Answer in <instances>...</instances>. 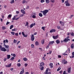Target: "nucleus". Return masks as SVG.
<instances>
[{
	"label": "nucleus",
	"instance_id": "obj_1",
	"mask_svg": "<svg viewBox=\"0 0 74 74\" xmlns=\"http://www.w3.org/2000/svg\"><path fill=\"white\" fill-rule=\"evenodd\" d=\"M49 10H45L43 11H41L40 12H43V15L44 16H46L47 15V13L49 12Z\"/></svg>",
	"mask_w": 74,
	"mask_h": 74
},
{
	"label": "nucleus",
	"instance_id": "obj_2",
	"mask_svg": "<svg viewBox=\"0 0 74 74\" xmlns=\"http://www.w3.org/2000/svg\"><path fill=\"white\" fill-rule=\"evenodd\" d=\"M65 5H66V6H69L70 5L69 3V1L68 0H66L65 1Z\"/></svg>",
	"mask_w": 74,
	"mask_h": 74
},
{
	"label": "nucleus",
	"instance_id": "obj_3",
	"mask_svg": "<svg viewBox=\"0 0 74 74\" xmlns=\"http://www.w3.org/2000/svg\"><path fill=\"white\" fill-rule=\"evenodd\" d=\"M67 63V61L65 59H63L62 60V63L63 64H66Z\"/></svg>",
	"mask_w": 74,
	"mask_h": 74
},
{
	"label": "nucleus",
	"instance_id": "obj_4",
	"mask_svg": "<svg viewBox=\"0 0 74 74\" xmlns=\"http://www.w3.org/2000/svg\"><path fill=\"white\" fill-rule=\"evenodd\" d=\"M48 69H47L46 72H44V74H51V72H48Z\"/></svg>",
	"mask_w": 74,
	"mask_h": 74
},
{
	"label": "nucleus",
	"instance_id": "obj_5",
	"mask_svg": "<svg viewBox=\"0 0 74 74\" xmlns=\"http://www.w3.org/2000/svg\"><path fill=\"white\" fill-rule=\"evenodd\" d=\"M35 39V38L34 35H32L31 36V40L32 41H34Z\"/></svg>",
	"mask_w": 74,
	"mask_h": 74
},
{
	"label": "nucleus",
	"instance_id": "obj_6",
	"mask_svg": "<svg viewBox=\"0 0 74 74\" xmlns=\"http://www.w3.org/2000/svg\"><path fill=\"white\" fill-rule=\"evenodd\" d=\"M22 71H21L19 74H23L24 73V68H23L21 69Z\"/></svg>",
	"mask_w": 74,
	"mask_h": 74
},
{
	"label": "nucleus",
	"instance_id": "obj_7",
	"mask_svg": "<svg viewBox=\"0 0 74 74\" xmlns=\"http://www.w3.org/2000/svg\"><path fill=\"white\" fill-rule=\"evenodd\" d=\"M1 50L2 51H3V52H5L6 51H7V49H6L4 47H2V48L1 49Z\"/></svg>",
	"mask_w": 74,
	"mask_h": 74
},
{
	"label": "nucleus",
	"instance_id": "obj_8",
	"mask_svg": "<svg viewBox=\"0 0 74 74\" xmlns=\"http://www.w3.org/2000/svg\"><path fill=\"white\" fill-rule=\"evenodd\" d=\"M36 25V24L35 23H34V24H31L29 26L30 28H32L34 26H35Z\"/></svg>",
	"mask_w": 74,
	"mask_h": 74
},
{
	"label": "nucleus",
	"instance_id": "obj_9",
	"mask_svg": "<svg viewBox=\"0 0 74 74\" xmlns=\"http://www.w3.org/2000/svg\"><path fill=\"white\" fill-rule=\"evenodd\" d=\"M5 49H8V52H9V46L8 45H6L4 46Z\"/></svg>",
	"mask_w": 74,
	"mask_h": 74
},
{
	"label": "nucleus",
	"instance_id": "obj_10",
	"mask_svg": "<svg viewBox=\"0 0 74 74\" xmlns=\"http://www.w3.org/2000/svg\"><path fill=\"white\" fill-rule=\"evenodd\" d=\"M44 66V63L43 62H42L40 63V67H43Z\"/></svg>",
	"mask_w": 74,
	"mask_h": 74
},
{
	"label": "nucleus",
	"instance_id": "obj_11",
	"mask_svg": "<svg viewBox=\"0 0 74 74\" xmlns=\"http://www.w3.org/2000/svg\"><path fill=\"white\" fill-rule=\"evenodd\" d=\"M71 67H69L68 68V73H71Z\"/></svg>",
	"mask_w": 74,
	"mask_h": 74
},
{
	"label": "nucleus",
	"instance_id": "obj_12",
	"mask_svg": "<svg viewBox=\"0 0 74 74\" xmlns=\"http://www.w3.org/2000/svg\"><path fill=\"white\" fill-rule=\"evenodd\" d=\"M72 56H70V57H69V58H74V52H72Z\"/></svg>",
	"mask_w": 74,
	"mask_h": 74
},
{
	"label": "nucleus",
	"instance_id": "obj_13",
	"mask_svg": "<svg viewBox=\"0 0 74 74\" xmlns=\"http://www.w3.org/2000/svg\"><path fill=\"white\" fill-rule=\"evenodd\" d=\"M11 66V63L9 64L8 65H6L5 66V67L7 68H9Z\"/></svg>",
	"mask_w": 74,
	"mask_h": 74
},
{
	"label": "nucleus",
	"instance_id": "obj_14",
	"mask_svg": "<svg viewBox=\"0 0 74 74\" xmlns=\"http://www.w3.org/2000/svg\"><path fill=\"white\" fill-rule=\"evenodd\" d=\"M56 30L54 29H51L50 31V33H52L53 32H55Z\"/></svg>",
	"mask_w": 74,
	"mask_h": 74
},
{
	"label": "nucleus",
	"instance_id": "obj_15",
	"mask_svg": "<svg viewBox=\"0 0 74 74\" xmlns=\"http://www.w3.org/2000/svg\"><path fill=\"white\" fill-rule=\"evenodd\" d=\"M58 35H57L56 36H53V38L55 40L57 39V38H58Z\"/></svg>",
	"mask_w": 74,
	"mask_h": 74
},
{
	"label": "nucleus",
	"instance_id": "obj_16",
	"mask_svg": "<svg viewBox=\"0 0 74 74\" xmlns=\"http://www.w3.org/2000/svg\"><path fill=\"white\" fill-rule=\"evenodd\" d=\"M60 23L61 25L62 26H64V23L62 21H60Z\"/></svg>",
	"mask_w": 74,
	"mask_h": 74
},
{
	"label": "nucleus",
	"instance_id": "obj_17",
	"mask_svg": "<svg viewBox=\"0 0 74 74\" xmlns=\"http://www.w3.org/2000/svg\"><path fill=\"white\" fill-rule=\"evenodd\" d=\"M49 66H50V68H53V64L52 63H51L50 64H49Z\"/></svg>",
	"mask_w": 74,
	"mask_h": 74
},
{
	"label": "nucleus",
	"instance_id": "obj_18",
	"mask_svg": "<svg viewBox=\"0 0 74 74\" xmlns=\"http://www.w3.org/2000/svg\"><path fill=\"white\" fill-rule=\"evenodd\" d=\"M54 42V41H50V42H49V45H51H51H52Z\"/></svg>",
	"mask_w": 74,
	"mask_h": 74
},
{
	"label": "nucleus",
	"instance_id": "obj_19",
	"mask_svg": "<svg viewBox=\"0 0 74 74\" xmlns=\"http://www.w3.org/2000/svg\"><path fill=\"white\" fill-rule=\"evenodd\" d=\"M21 12L22 13L24 14H25V11L23 10H21Z\"/></svg>",
	"mask_w": 74,
	"mask_h": 74
},
{
	"label": "nucleus",
	"instance_id": "obj_20",
	"mask_svg": "<svg viewBox=\"0 0 74 74\" xmlns=\"http://www.w3.org/2000/svg\"><path fill=\"white\" fill-rule=\"evenodd\" d=\"M35 45H36V46H38L39 45V43L38 41H36L35 42Z\"/></svg>",
	"mask_w": 74,
	"mask_h": 74
},
{
	"label": "nucleus",
	"instance_id": "obj_21",
	"mask_svg": "<svg viewBox=\"0 0 74 74\" xmlns=\"http://www.w3.org/2000/svg\"><path fill=\"white\" fill-rule=\"evenodd\" d=\"M23 59L24 61L25 62L27 61L28 60L26 58H23Z\"/></svg>",
	"mask_w": 74,
	"mask_h": 74
},
{
	"label": "nucleus",
	"instance_id": "obj_22",
	"mask_svg": "<svg viewBox=\"0 0 74 74\" xmlns=\"http://www.w3.org/2000/svg\"><path fill=\"white\" fill-rule=\"evenodd\" d=\"M56 43L57 44H59L60 43V41L59 40H56Z\"/></svg>",
	"mask_w": 74,
	"mask_h": 74
},
{
	"label": "nucleus",
	"instance_id": "obj_23",
	"mask_svg": "<svg viewBox=\"0 0 74 74\" xmlns=\"http://www.w3.org/2000/svg\"><path fill=\"white\" fill-rule=\"evenodd\" d=\"M7 59H9L10 58V55H7Z\"/></svg>",
	"mask_w": 74,
	"mask_h": 74
},
{
	"label": "nucleus",
	"instance_id": "obj_24",
	"mask_svg": "<svg viewBox=\"0 0 74 74\" xmlns=\"http://www.w3.org/2000/svg\"><path fill=\"white\" fill-rule=\"evenodd\" d=\"M45 42V39H43L41 41V43L42 44H44Z\"/></svg>",
	"mask_w": 74,
	"mask_h": 74
},
{
	"label": "nucleus",
	"instance_id": "obj_25",
	"mask_svg": "<svg viewBox=\"0 0 74 74\" xmlns=\"http://www.w3.org/2000/svg\"><path fill=\"white\" fill-rule=\"evenodd\" d=\"M40 69L41 71H42L44 69V66L40 67Z\"/></svg>",
	"mask_w": 74,
	"mask_h": 74
},
{
	"label": "nucleus",
	"instance_id": "obj_26",
	"mask_svg": "<svg viewBox=\"0 0 74 74\" xmlns=\"http://www.w3.org/2000/svg\"><path fill=\"white\" fill-rule=\"evenodd\" d=\"M71 49H73L74 48V44H72L71 45Z\"/></svg>",
	"mask_w": 74,
	"mask_h": 74
},
{
	"label": "nucleus",
	"instance_id": "obj_27",
	"mask_svg": "<svg viewBox=\"0 0 74 74\" xmlns=\"http://www.w3.org/2000/svg\"><path fill=\"white\" fill-rule=\"evenodd\" d=\"M45 1L47 3H49L50 2L49 0H45Z\"/></svg>",
	"mask_w": 74,
	"mask_h": 74
},
{
	"label": "nucleus",
	"instance_id": "obj_28",
	"mask_svg": "<svg viewBox=\"0 0 74 74\" xmlns=\"http://www.w3.org/2000/svg\"><path fill=\"white\" fill-rule=\"evenodd\" d=\"M39 16H40V17H42V16H43V15L41 13H39Z\"/></svg>",
	"mask_w": 74,
	"mask_h": 74
},
{
	"label": "nucleus",
	"instance_id": "obj_29",
	"mask_svg": "<svg viewBox=\"0 0 74 74\" xmlns=\"http://www.w3.org/2000/svg\"><path fill=\"white\" fill-rule=\"evenodd\" d=\"M23 35L24 36V37H27V36L24 33V32H23L22 33Z\"/></svg>",
	"mask_w": 74,
	"mask_h": 74
},
{
	"label": "nucleus",
	"instance_id": "obj_30",
	"mask_svg": "<svg viewBox=\"0 0 74 74\" xmlns=\"http://www.w3.org/2000/svg\"><path fill=\"white\" fill-rule=\"evenodd\" d=\"M29 25V23L28 22H26V24L25 25V26H28V25Z\"/></svg>",
	"mask_w": 74,
	"mask_h": 74
},
{
	"label": "nucleus",
	"instance_id": "obj_31",
	"mask_svg": "<svg viewBox=\"0 0 74 74\" xmlns=\"http://www.w3.org/2000/svg\"><path fill=\"white\" fill-rule=\"evenodd\" d=\"M12 0V1L10 2V3L11 4L13 3H14V0Z\"/></svg>",
	"mask_w": 74,
	"mask_h": 74
},
{
	"label": "nucleus",
	"instance_id": "obj_32",
	"mask_svg": "<svg viewBox=\"0 0 74 74\" xmlns=\"http://www.w3.org/2000/svg\"><path fill=\"white\" fill-rule=\"evenodd\" d=\"M17 66L18 67H20L21 66V64L20 63H18L17 64Z\"/></svg>",
	"mask_w": 74,
	"mask_h": 74
},
{
	"label": "nucleus",
	"instance_id": "obj_33",
	"mask_svg": "<svg viewBox=\"0 0 74 74\" xmlns=\"http://www.w3.org/2000/svg\"><path fill=\"white\" fill-rule=\"evenodd\" d=\"M71 36H74V33H73V32H72V33H71Z\"/></svg>",
	"mask_w": 74,
	"mask_h": 74
},
{
	"label": "nucleus",
	"instance_id": "obj_34",
	"mask_svg": "<svg viewBox=\"0 0 74 74\" xmlns=\"http://www.w3.org/2000/svg\"><path fill=\"white\" fill-rule=\"evenodd\" d=\"M31 47H32V48H34V45L33 44H32L31 45Z\"/></svg>",
	"mask_w": 74,
	"mask_h": 74
},
{
	"label": "nucleus",
	"instance_id": "obj_35",
	"mask_svg": "<svg viewBox=\"0 0 74 74\" xmlns=\"http://www.w3.org/2000/svg\"><path fill=\"white\" fill-rule=\"evenodd\" d=\"M11 34H12L13 36H14L15 33L14 32H11Z\"/></svg>",
	"mask_w": 74,
	"mask_h": 74
},
{
	"label": "nucleus",
	"instance_id": "obj_36",
	"mask_svg": "<svg viewBox=\"0 0 74 74\" xmlns=\"http://www.w3.org/2000/svg\"><path fill=\"white\" fill-rule=\"evenodd\" d=\"M17 29L16 28H14L12 29V31H17Z\"/></svg>",
	"mask_w": 74,
	"mask_h": 74
},
{
	"label": "nucleus",
	"instance_id": "obj_37",
	"mask_svg": "<svg viewBox=\"0 0 74 74\" xmlns=\"http://www.w3.org/2000/svg\"><path fill=\"white\" fill-rule=\"evenodd\" d=\"M61 69V67H59V68H58V69H57V71H59Z\"/></svg>",
	"mask_w": 74,
	"mask_h": 74
},
{
	"label": "nucleus",
	"instance_id": "obj_38",
	"mask_svg": "<svg viewBox=\"0 0 74 74\" xmlns=\"http://www.w3.org/2000/svg\"><path fill=\"white\" fill-rule=\"evenodd\" d=\"M26 2V1L25 0H24L23 1L22 3L23 4H24L25 3V2Z\"/></svg>",
	"mask_w": 74,
	"mask_h": 74
},
{
	"label": "nucleus",
	"instance_id": "obj_39",
	"mask_svg": "<svg viewBox=\"0 0 74 74\" xmlns=\"http://www.w3.org/2000/svg\"><path fill=\"white\" fill-rule=\"evenodd\" d=\"M14 27V26H13V25H11L10 26V29H12V28H13V27Z\"/></svg>",
	"mask_w": 74,
	"mask_h": 74
},
{
	"label": "nucleus",
	"instance_id": "obj_40",
	"mask_svg": "<svg viewBox=\"0 0 74 74\" xmlns=\"http://www.w3.org/2000/svg\"><path fill=\"white\" fill-rule=\"evenodd\" d=\"M17 42V40H16L15 39L14 40V43H16V42Z\"/></svg>",
	"mask_w": 74,
	"mask_h": 74
},
{
	"label": "nucleus",
	"instance_id": "obj_41",
	"mask_svg": "<svg viewBox=\"0 0 74 74\" xmlns=\"http://www.w3.org/2000/svg\"><path fill=\"white\" fill-rule=\"evenodd\" d=\"M12 16V15L11 14H9L8 16V18H10Z\"/></svg>",
	"mask_w": 74,
	"mask_h": 74
},
{
	"label": "nucleus",
	"instance_id": "obj_42",
	"mask_svg": "<svg viewBox=\"0 0 74 74\" xmlns=\"http://www.w3.org/2000/svg\"><path fill=\"white\" fill-rule=\"evenodd\" d=\"M2 28L3 30H4L5 29H6V28L5 26H2Z\"/></svg>",
	"mask_w": 74,
	"mask_h": 74
},
{
	"label": "nucleus",
	"instance_id": "obj_43",
	"mask_svg": "<svg viewBox=\"0 0 74 74\" xmlns=\"http://www.w3.org/2000/svg\"><path fill=\"white\" fill-rule=\"evenodd\" d=\"M57 29H60V27L59 26H57Z\"/></svg>",
	"mask_w": 74,
	"mask_h": 74
},
{
	"label": "nucleus",
	"instance_id": "obj_44",
	"mask_svg": "<svg viewBox=\"0 0 74 74\" xmlns=\"http://www.w3.org/2000/svg\"><path fill=\"white\" fill-rule=\"evenodd\" d=\"M40 2L41 3H43V2H45V0H41Z\"/></svg>",
	"mask_w": 74,
	"mask_h": 74
},
{
	"label": "nucleus",
	"instance_id": "obj_45",
	"mask_svg": "<svg viewBox=\"0 0 74 74\" xmlns=\"http://www.w3.org/2000/svg\"><path fill=\"white\" fill-rule=\"evenodd\" d=\"M50 1L52 3H53L55 2V0H50Z\"/></svg>",
	"mask_w": 74,
	"mask_h": 74
},
{
	"label": "nucleus",
	"instance_id": "obj_46",
	"mask_svg": "<svg viewBox=\"0 0 74 74\" xmlns=\"http://www.w3.org/2000/svg\"><path fill=\"white\" fill-rule=\"evenodd\" d=\"M67 39L66 38H65L64 40V42H66Z\"/></svg>",
	"mask_w": 74,
	"mask_h": 74
},
{
	"label": "nucleus",
	"instance_id": "obj_47",
	"mask_svg": "<svg viewBox=\"0 0 74 74\" xmlns=\"http://www.w3.org/2000/svg\"><path fill=\"white\" fill-rule=\"evenodd\" d=\"M62 55H64V56L68 55V54H66L65 53H63V54H62Z\"/></svg>",
	"mask_w": 74,
	"mask_h": 74
},
{
	"label": "nucleus",
	"instance_id": "obj_48",
	"mask_svg": "<svg viewBox=\"0 0 74 74\" xmlns=\"http://www.w3.org/2000/svg\"><path fill=\"white\" fill-rule=\"evenodd\" d=\"M42 30H44V31H45V27H42Z\"/></svg>",
	"mask_w": 74,
	"mask_h": 74
},
{
	"label": "nucleus",
	"instance_id": "obj_49",
	"mask_svg": "<svg viewBox=\"0 0 74 74\" xmlns=\"http://www.w3.org/2000/svg\"><path fill=\"white\" fill-rule=\"evenodd\" d=\"M36 16L35 15H33L32 16L33 18H34V19H35V18H36Z\"/></svg>",
	"mask_w": 74,
	"mask_h": 74
},
{
	"label": "nucleus",
	"instance_id": "obj_50",
	"mask_svg": "<svg viewBox=\"0 0 74 74\" xmlns=\"http://www.w3.org/2000/svg\"><path fill=\"white\" fill-rule=\"evenodd\" d=\"M14 57H12V58H11L10 60H14Z\"/></svg>",
	"mask_w": 74,
	"mask_h": 74
},
{
	"label": "nucleus",
	"instance_id": "obj_51",
	"mask_svg": "<svg viewBox=\"0 0 74 74\" xmlns=\"http://www.w3.org/2000/svg\"><path fill=\"white\" fill-rule=\"evenodd\" d=\"M27 65H28V64H27V63H25V67H27Z\"/></svg>",
	"mask_w": 74,
	"mask_h": 74
},
{
	"label": "nucleus",
	"instance_id": "obj_52",
	"mask_svg": "<svg viewBox=\"0 0 74 74\" xmlns=\"http://www.w3.org/2000/svg\"><path fill=\"white\" fill-rule=\"evenodd\" d=\"M10 23L8 21L7 22V23L6 24V25H9V24Z\"/></svg>",
	"mask_w": 74,
	"mask_h": 74
},
{
	"label": "nucleus",
	"instance_id": "obj_53",
	"mask_svg": "<svg viewBox=\"0 0 74 74\" xmlns=\"http://www.w3.org/2000/svg\"><path fill=\"white\" fill-rule=\"evenodd\" d=\"M16 56V55L15 54H13V57H14V58H15Z\"/></svg>",
	"mask_w": 74,
	"mask_h": 74
},
{
	"label": "nucleus",
	"instance_id": "obj_54",
	"mask_svg": "<svg viewBox=\"0 0 74 74\" xmlns=\"http://www.w3.org/2000/svg\"><path fill=\"white\" fill-rule=\"evenodd\" d=\"M61 58V56L60 55H58V58Z\"/></svg>",
	"mask_w": 74,
	"mask_h": 74
},
{
	"label": "nucleus",
	"instance_id": "obj_55",
	"mask_svg": "<svg viewBox=\"0 0 74 74\" xmlns=\"http://www.w3.org/2000/svg\"><path fill=\"white\" fill-rule=\"evenodd\" d=\"M49 44L48 45H47V48H46V49H49Z\"/></svg>",
	"mask_w": 74,
	"mask_h": 74
},
{
	"label": "nucleus",
	"instance_id": "obj_56",
	"mask_svg": "<svg viewBox=\"0 0 74 74\" xmlns=\"http://www.w3.org/2000/svg\"><path fill=\"white\" fill-rule=\"evenodd\" d=\"M7 60V58H5L4 59V62H5L6 61V60Z\"/></svg>",
	"mask_w": 74,
	"mask_h": 74
},
{
	"label": "nucleus",
	"instance_id": "obj_57",
	"mask_svg": "<svg viewBox=\"0 0 74 74\" xmlns=\"http://www.w3.org/2000/svg\"><path fill=\"white\" fill-rule=\"evenodd\" d=\"M63 74H66V71H64V73H63Z\"/></svg>",
	"mask_w": 74,
	"mask_h": 74
},
{
	"label": "nucleus",
	"instance_id": "obj_58",
	"mask_svg": "<svg viewBox=\"0 0 74 74\" xmlns=\"http://www.w3.org/2000/svg\"><path fill=\"white\" fill-rule=\"evenodd\" d=\"M5 41H6V42H7V43H8V39H6Z\"/></svg>",
	"mask_w": 74,
	"mask_h": 74
},
{
	"label": "nucleus",
	"instance_id": "obj_59",
	"mask_svg": "<svg viewBox=\"0 0 74 74\" xmlns=\"http://www.w3.org/2000/svg\"><path fill=\"white\" fill-rule=\"evenodd\" d=\"M39 50H40V51H42V49L41 48H39Z\"/></svg>",
	"mask_w": 74,
	"mask_h": 74
},
{
	"label": "nucleus",
	"instance_id": "obj_60",
	"mask_svg": "<svg viewBox=\"0 0 74 74\" xmlns=\"http://www.w3.org/2000/svg\"><path fill=\"white\" fill-rule=\"evenodd\" d=\"M15 35H16V36H18V33H15Z\"/></svg>",
	"mask_w": 74,
	"mask_h": 74
},
{
	"label": "nucleus",
	"instance_id": "obj_61",
	"mask_svg": "<svg viewBox=\"0 0 74 74\" xmlns=\"http://www.w3.org/2000/svg\"><path fill=\"white\" fill-rule=\"evenodd\" d=\"M52 53V51H49V54L50 55Z\"/></svg>",
	"mask_w": 74,
	"mask_h": 74
},
{
	"label": "nucleus",
	"instance_id": "obj_62",
	"mask_svg": "<svg viewBox=\"0 0 74 74\" xmlns=\"http://www.w3.org/2000/svg\"><path fill=\"white\" fill-rule=\"evenodd\" d=\"M24 14H22L20 16V17H22V16H24Z\"/></svg>",
	"mask_w": 74,
	"mask_h": 74
},
{
	"label": "nucleus",
	"instance_id": "obj_63",
	"mask_svg": "<svg viewBox=\"0 0 74 74\" xmlns=\"http://www.w3.org/2000/svg\"><path fill=\"white\" fill-rule=\"evenodd\" d=\"M20 17H18L16 18L15 19V20H16V21H17V20L18 19H19Z\"/></svg>",
	"mask_w": 74,
	"mask_h": 74
},
{
	"label": "nucleus",
	"instance_id": "obj_64",
	"mask_svg": "<svg viewBox=\"0 0 74 74\" xmlns=\"http://www.w3.org/2000/svg\"><path fill=\"white\" fill-rule=\"evenodd\" d=\"M25 74H29V73L28 72H25Z\"/></svg>",
	"mask_w": 74,
	"mask_h": 74
}]
</instances>
